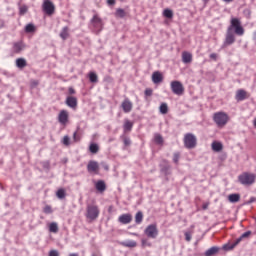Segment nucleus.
<instances>
[{
  "mask_svg": "<svg viewBox=\"0 0 256 256\" xmlns=\"http://www.w3.org/2000/svg\"><path fill=\"white\" fill-rule=\"evenodd\" d=\"M233 29L234 33L239 37L245 35V28L241 25V20L239 18H231L224 45H233V43H235V34L230 32L233 31Z\"/></svg>",
  "mask_w": 256,
  "mask_h": 256,
  "instance_id": "obj_1",
  "label": "nucleus"
},
{
  "mask_svg": "<svg viewBox=\"0 0 256 256\" xmlns=\"http://www.w3.org/2000/svg\"><path fill=\"white\" fill-rule=\"evenodd\" d=\"M229 119V114L223 111L216 112L213 115V121L220 129H223L229 123Z\"/></svg>",
  "mask_w": 256,
  "mask_h": 256,
  "instance_id": "obj_2",
  "label": "nucleus"
},
{
  "mask_svg": "<svg viewBox=\"0 0 256 256\" xmlns=\"http://www.w3.org/2000/svg\"><path fill=\"white\" fill-rule=\"evenodd\" d=\"M238 181L241 185H245L246 187H250L256 181V175L251 172H243L238 176Z\"/></svg>",
  "mask_w": 256,
  "mask_h": 256,
  "instance_id": "obj_3",
  "label": "nucleus"
},
{
  "mask_svg": "<svg viewBox=\"0 0 256 256\" xmlns=\"http://www.w3.org/2000/svg\"><path fill=\"white\" fill-rule=\"evenodd\" d=\"M101 210H99V206L95 204H88L86 207V219L90 221H95L99 218Z\"/></svg>",
  "mask_w": 256,
  "mask_h": 256,
  "instance_id": "obj_4",
  "label": "nucleus"
},
{
  "mask_svg": "<svg viewBox=\"0 0 256 256\" xmlns=\"http://www.w3.org/2000/svg\"><path fill=\"white\" fill-rule=\"evenodd\" d=\"M248 237H251V231L244 232L238 239L235 240L233 244H224V251H232V249H235L237 245L243 241V239H247Z\"/></svg>",
  "mask_w": 256,
  "mask_h": 256,
  "instance_id": "obj_5",
  "label": "nucleus"
},
{
  "mask_svg": "<svg viewBox=\"0 0 256 256\" xmlns=\"http://www.w3.org/2000/svg\"><path fill=\"white\" fill-rule=\"evenodd\" d=\"M90 23L95 33H101V31H103V19L99 17V14H94L92 19L90 20Z\"/></svg>",
  "mask_w": 256,
  "mask_h": 256,
  "instance_id": "obj_6",
  "label": "nucleus"
},
{
  "mask_svg": "<svg viewBox=\"0 0 256 256\" xmlns=\"http://www.w3.org/2000/svg\"><path fill=\"white\" fill-rule=\"evenodd\" d=\"M184 147H186V149H195V147H197V137L191 133L185 134Z\"/></svg>",
  "mask_w": 256,
  "mask_h": 256,
  "instance_id": "obj_7",
  "label": "nucleus"
},
{
  "mask_svg": "<svg viewBox=\"0 0 256 256\" xmlns=\"http://www.w3.org/2000/svg\"><path fill=\"white\" fill-rule=\"evenodd\" d=\"M170 88L172 93H174V95H178L179 97L185 93V87L183 86V83L177 80H174L170 83Z\"/></svg>",
  "mask_w": 256,
  "mask_h": 256,
  "instance_id": "obj_8",
  "label": "nucleus"
},
{
  "mask_svg": "<svg viewBox=\"0 0 256 256\" xmlns=\"http://www.w3.org/2000/svg\"><path fill=\"white\" fill-rule=\"evenodd\" d=\"M144 233L146 236L149 237V239H157V236L159 235V229H157V224L148 225L144 230Z\"/></svg>",
  "mask_w": 256,
  "mask_h": 256,
  "instance_id": "obj_9",
  "label": "nucleus"
},
{
  "mask_svg": "<svg viewBox=\"0 0 256 256\" xmlns=\"http://www.w3.org/2000/svg\"><path fill=\"white\" fill-rule=\"evenodd\" d=\"M42 11L46 13V15H54L55 14V4L51 2V0H44L42 4Z\"/></svg>",
  "mask_w": 256,
  "mask_h": 256,
  "instance_id": "obj_10",
  "label": "nucleus"
},
{
  "mask_svg": "<svg viewBox=\"0 0 256 256\" xmlns=\"http://www.w3.org/2000/svg\"><path fill=\"white\" fill-rule=\"evenodd\" d=\"M88 173H94L95 175L99 174V163L97 161H89L87 165Z\"/></svg>",
  "mask_w": 256,
  "mask_h": 256,
  "instance_id": "obj_11",
  "label": "nucleus"
},
{
  "mask_svg": "<svg viewBox=\"0 0 256 256\" xmlns=\"http://www.w3.org/2000/svg\"><path fill=\"white\" fill-rule=\"evenodd\" d=\"M121 108L124 113H131L133 111V102L129 98H126L122 101Z\"/></svg>",
  "mask_w": 256,
  "mask_h": 256,
  "instance_id": "obj_12",
  "label": "nucleus"
},
{
  "mask_svg": "<svg viewBox=\"0 0 256 256\" xmlns=\"http://www.w3.org/2000/svg\"><path fill=\"white\" fill-rule=\"evenodd\" d=\"M58 121L61 125H67L69 123V112L67 110H61L58 115Z\"/></svg>",
  "mask_w": 256,
  "mask_h": 256,
  "instance_id": "obj_13",
  "label": "nucleus"
},
{
  "mask_svg": "<svg viewBox=\"0 0 256 256\" xmlns=\"http://www.w3.org/2000/svg\"><path fill=\"white\" fill-rule=\"evenodd\" d=\"M235 99L236 101H245V99H249V94L247 91L239 89L236 91Z\"/></svg>",
  "mask_w": 256,
  "mask_h": 256,
  "instance_id": "obj_14",
  "label": "nucleus"
},
{
  "mask_svg": "<svg viewBox=\"0 0 256 256\" xmlns=\"http://www.w3.org/2000/svg\"><path fill=\"white\" fill-rule=\"evenodd\" d=\"M119 223H122V225H129L131 221H133V216L131 214H122L118 218Z\"/></svg>",
  "mask_w": 256,
  "mask_h": 256,
  "instance_id": "obj_15",
  "label": "nucleus"
},
{
  "mask_svg": "<svg viewBox=\"0 0 256 256\" xmlns=\"http://www.w3.org/2000/svg\"><path fill=\"white\" fill-rule=\"evenodd\" d=\"M193 62V54L191 52H182V63L189 64Z\"/></svg>",
  "mask_w": 256,
  "mask_h": 256,
  "instance_id": "obj_16",
  "label": "nucleus"
},
{
  "mask_svg": "<svg viewBox=\"0 0 256 256\" xmlns=\"http://www.w3.org/2000/svg\"><path fill=\"white\" fill-rule=\"evenodd\" d=\"M152 81L156 85L163 82V74L161 72L156 71L152 74Z\"/></svg>",
  "mask_w": 256,
  "mask_h": 256,
  "instance_id": "obj_17",
  "label": "nucleus"
},
{
  "mask_svg": "<svg viewBox=\"0 0 256 256\" xmlns=\"http://www.w3.org/2000/svg\"><path fill=\"white\" fill-rule=\"evenodd\" d=\"M66 105L71 107V109H75L77 107V98L74 96H68L66 98Z\"/></svg>",
  "mask_w": 256,
  "mask_h": 256,
  "instance_id": "obj_18",
  "label": "nucleus"
},
{
  "mask_svg": "<svg viewBox=\"0 0 256 256\" xmlns=\"http://www.w3.org/2000/svg\"><path fill=\"white\" fill-rule=\"evenodd\" d=\"M221 251V248L219 246H212L208 250L205 251L204 255L205 256H213L217 255Z\"/></svg>",
  "mask_w": 256,
  "mask_h": 256,
  "instance_id": "obj_19",
  "label": "nucleus"
},
{
  "mask_svg": "<svg viewBox=\"0 0 256 256\" xmlns=\"http://www.w3.org/2000/svg\"><path fill=\"white\" fill-rule=\"evenodd\" d=\"M95 188L99 191V193H103L107 189V185L105 184V181L99 180L95 183Z\"/></svg>",
  "mask_w": 256,
  "mask_h": 256,
  "instance_id": "obj_20",
  "label": "nucleus"
},
{
  "mask_svg": "<svg viewBox=\"0 0 256 256\" xmlns=\"http://www.w3.org/2000/svg\"><path fill=\"white\" fill-rule=\"evenodd\" d=\"M211 147H212V151H215V153H219L223 151V143L219 141L212 142Z\"/></svg>",
  "mask_w": 256,
  "mask_h": 256,
  "instance_id": "obj_21",
  "label": "nucleus"
},
{
  "mask_svg": "<svg viewBox=\"0 0 256 256\" xmlns=\"http://www.w3.org/2000/svg\"><path fill=\"white\" fill-rule=\"evenodd\" d=\"M132 129H133V122L128 120V119H126L124 121V125H123L124 133H129V132L132 131Z\"/></svg>",
  "mask_w": 256,
  "mask_h": 256,
  "instance_id": "obj_22",
  "label": "nucleus"
},
{
  "mask_svg": "<svg viewBox=\"0 0 256 256\" xmlns=\"http://www.w3.org/2000/svg\"><path fill=\"white\" fill-rule=\"evenodd\" d=\"M120 245L122 247H128L130 249H133V248L137 247V242L134 241V240H127V241H124V242H120Z\"/></svg>",
  "mask_w": 256,
  "mask_h": 256,
  "instance_id": "obj_23",
  "label": "nucleus"
},
{
  "mask_svg": "<svg viewBox=\"0 0 256 256\" xmlns=\"http://www.w3.org/2000/svg\"><path fill=\"white\" fill-rule=\"evenodd\" d=\"M16 67L18 69H25V67H27V60L25 58H17Z\"/></svg>",
  "mask_w": 256,
  "mask_h": 256,
  "instance_id": "obj_24",
  "label": "nucleus"
},
{
  "mask_svg": "<svg viewBox=\"0 0 256 256\" xmlns=\"http://www.w3.org/2000/svg\"><path fill=\"white\" fill-rule=\"evenodd\" d=\"M60 37L63 39V41L69 39V27L65 26L62 28L60 32Z\"/></svg>",
  "mask_w": 256,
  "mask_h": 256,
  "instance_id": "obj_25",
  "label": "nucleus"
},
{
  "mask_svg": "<svg viewBox=\"0 0 256 256\" xmlns=\"http://www.w3.org/2000/svg\"><path fill=\"white\" fill-rule=\"evenodd\" d=\"M228 201L230 203H239V201H241V195H239V194H230L228 196Z\"/></svg>",
  "mask_w": 256,
  "mask_h": 256,
  "instance_id": "obj_26",
  "label": "nucleus"
},
{
  "mask_svg": "<svg viewBox=\"0 0 256 256\" xmlns=\"http://www.w3.org/2000/svg\"><path fill=\"white\" fill-rule=\"evenodd\" d=\"M48 229L50 233H59V224H57V222H51L48 225Z\"/></svg>",
  "mask_w": 256,
  "mask_h": 256,
  "instance_id": "obj_27",
  "label": "nucleus"
},
{
  "mask_svg": "<svg viewBox=\"0 0 256 256\" xmlns=\"http://www.w3.org/2000/svg\"><path fill=\"white\" fill-rule=\"evenodd\" d=\"M159 111L162 115H167L169 113V106L167 103H162L159 107Z\"/></svg>",
  "mask_w": 256,
  "mask_h": 256,
  "instance_id": "obj_28",
  "label": "nucleus"
},
{
  "mask_svg": "<svg viewBox=\"0 0 256 256\" xmlns=\"http://www.w3.org/2000/svg\"><path fill=\"white\" fill-rule=\"evenodd\" d=\"M154 143H156V145H163L164 140H163V136H161V134L156 133L154 135Z\"/></svg>",
  "mask_w": 256,
  "mask_h": 256,
  "instance_id": "obj_29",
  "label": "nucleus"
},
{
  "mask_svg": "<svg viewBox=\"0 0 256 256\" xmlns=\"http://www.w3.org/2000/svg\"><path fill=\"white\" fill-rule=\"evenodd\" d=\"M127 12L123 8H118L115 12V17H119L120 19H123V17H126Z\"/></svg>",
  "mask_w": 256,
  "mask_h": 256,
  "instance_id": "obj_30",
  "label": "nucleus"
},
{
  "mask_svg": "<svg viewBox=\"0 0 256 256\" xmlns=\"http://www.w3.org/2000/svg\"><path fill=\"white\" fill-rule=\"evenodd\" d=\"M135 223L137 225H141L143 223V212L139 211L135 215Z\"/></svg>",
  "mask_w": 256,
  "mask_h": 256,
  "instance_id": "obj_31",
  "label": "nucleus"
},
{
  "mask_svg": "<svg viewBox=\"0 0 256 256\" xmlns=\"http://www.w3.org/2000/svg\"><path fill=\"white\" fill-rule=\"evenodd\" d=\"M22 49H23V44H21V42L14 43L13 45L14 53H21Z\"/></svg>",
  "mask_w": 256,
  "mask_h": 256,
  "instance_id": "obj_32",
  "label": "nucleus"
},
{
  "mask_svg": "<svg viewBox=\"0 0 256 256\" xmlns=\"http://www.w3.org/2000/svg\"><path fill=\"white\" fill-rule=\"evenodd\" d=\"M89 151H90V153H93L94 155L96 153H99V145H97L96 143L90 144Z\"/></svg>",
  "mask_w": 256,
  "mask_h": 256,
  "instance_id": "obj_33",
  "label": "nucleus"
},
{
  "mask_svg": "<svg viewBox=\"0 0 256 256\" xmlns=\"http://www.w3.org/2000/svg\"><path fill=\"white\" fill-rule=\"evenodd\" d=\"M163 16L166 17V19H173V10L171 9H165L163 11Z\"/></svg>",
  "mask_w": 256,
  "mask_h": 256,
  "instance_id": "obj_34",
  "label": "nucleus"
},
{
  "mask_svg": "<svg viewBox=\"0 0 256 256\" xmlns=\"http://www.w3.org/2000/svg\"><path fill=\"white\" fill-rule=\"evenodd\" d=\"M36 31V28H35V25L34 24H27L26 27H25V32L26 33H35Z\"/></svg>",
  "mask_w": 256,
  "mask_h": 256,
  "instance_id": "obj_35",
  "label": "nucleus"
},
{
  "mask_svg": "<svg viewBox=\"0 0 256 256\" xmlns=\"http://www.w3.org/2000/svg\"><path fill=\"white\" fill-rule=\"evenodd\" d=\"M89 80H90V83H97L98 81V76L95 72H90L89 73Z\"/></svg>",
  "mask_w": 256,
  "mask_h": 256,
  "instance_id": "obj_36",
  "label": "nucleus"
},
{
  "mask_svg": "<svg viewBox=\"0 0 256 256\" xmlns=\"http://www.w3.org/2000/svg\"><path fill=\"white\" fill-rule=\"evenodd\" d=\"M56 197H58V199H65V190L63 188L58 189Z\"/></svg>",
  "mask_w": 256,
  "mask_h": 256,
  "instance_id": "obj_37",
  "label": "nucleus"
},
{
  "mask_svg": "<svg viewBox=\"0 0 256 256\" xmlns=\"http://www.w3.org/2000/svg\"><path fill=\"white\" fill-rule=\"evenodd\" d=\"M179 159H181V153L175 152V153L173 154V161H174V163H175L176 165L179 164Z\"/></svg>",
  "mask_w": 256,
  "mask_h": 256,
  "instance_id": "obj_38",
  "label": "nucleus"
},
{
  "mask_svg": "<svg viewBox=\"0 0 256 256\" xmlns=\"http://www.w3.org/2000/svg\"><path fill=\"white\" fill-rule=\"evenodd\" d=\"M73 141L74 143H79V141H81V135L78 131L73 133Z\"/></svg>",
  "mask_w": 256,
  "mask_h": 256,
  "instance_id": "obj_39",
  "label": "nucleus"
},
{
  "mask_svg": "<svg viewBox=\"0 0 256 256\" xmlns=\"http://www.w3.org/2000/svg\"><path fill=\"white\" fill-rule=\"evenodd\" d=\"M62 143L66 147H69V145H71V138H69V136H64L63 140H62Z\"/></svg>",
  "mask_w": 256,
  "mask_h": 256,
  "instance_id": "obj_40",
  "label": "nucleus"
},
{
  "mask_svg": "<svg viewBox=\"0 0 256 256\" xmlns=\"http://www.w3.org/2000/svg\"><path fill=\"white\" fill-rule=\"evenodd\" d=\"M43 213H45L46 215H51V213H53V208H51V206L46 205L43 208Z\"/></svg>",
  "mask_w": 256,
  "mask_h": 256,
  "instance_id": "obj_41",
  "label": "nucleus"
},
{
  "mask_svg": "<svg viewBox=\"0 0 256 256\" xmlns=\"http://www.w3.org/2000/svg\"><path fill=\"white\" fill-rule=\"evenodd\" d=\"M184 235H185L186 241H188V242L191 241V237L193 235V230L190 232H185Z\"/></svg>",
  "mask_w": 256,
  "mask_h": 256,
  "instance_id": "obj_42",
  "label": "nucleus"
},
{
  "mask_svg": "<svg viewBox=\"0 0 256 256\" xmlns=\"http://www.w3.org/2000/svg\"><path fill=\"white\" fill-rule=\"evenodd\" d=\"M141 243H142V247H151V242H149V240L147 239H142Z\"/></svg>",
  "mask_w": 256,
  "mask_h": 256,
  "instance_id": "obj_43",
  "label": "nucleus"
},
{
  "mask_svg": "<svg viewBox=\"0 0 256 256\" xmlns=\"http://www.w3.org/2000/svg\"><path fill=\"white\" fill-rule=\"evenodd\" d=\"M144 95H145L146 97H151V95H153V89L147 88V89L145 90V92H144Z\"/></svg>",
  "mask_w": 256,
  "mask_h": 256,
  "instance_id": "obj_44",
  "label": "nucleus"
},
{
  "mask_svg": "<svg viewBox=\"0 0 256 256\" xmlns=\"http://www.w3.org/2000/svg\"><path fill=\"white\" fill-rule=\"evenodd\" d=\"M123 143H124L125 147H129V145H131V139L124 137Z\"/></svg>",
  "mask_w": 256,
  "mask_h": 256,
  "instance_id": "obj_45",
  "label": "nucleus"
},
{
  "mask_svg": "<svg viewBox=\"0 0 256 256\" xmlns=\"http://www.w3.org/2000/svg\"><path fill=\"white\" fill-rule=\"evenodd\" d=\"M49 256H59V251H57V250H50Z\"/></svg>",
  "mask_w": 256,
  "mask_h": 256,
  "instance_id": "obj_46",
  "label": "nucleus"
},
{
  "mask_svg": "<svg viewBox=\"0 0 256 256\" xmlns=\"http://www.w3.org/2000/svg\"><path fill=\"white\" fill-rule=\"evenodd\" d=\"M25 13H27V7H25V6H24V7H21V8H20V14H21V15H25Z\"/></svg>",
  "mask_w": 256,
  "mask_h": 256,
  "instance_id": "obj_47",
  "label": "nucleus"
},
{
  "mask_svg": "<svg viewBox=\"0 0 256 256\" xmlns=\"http://www.w3.org/2000/svg\"><path fill=\"white\" fill-rule=\"evenodd\" d=\"M68 93H69V95H75L76 91H75V89L73 87H70L68 89Z\"/></svg>",
  "mask_w": 256,
  "mask_h": 256,
  "instance_id": "obj_48",
  "label": "nucleus"
},
{
  "mask_svg": "<svg viewBox=\"0 0 256 256\" xmlns=\"http://www.w3.org/2000/svg\"><path fill=\"white\" fill-rule=\"evenodd\" d=\"M210 59H212L213 61H217V54L216 53L210 54Z\"/></svg>",
  "mask_w": 256,
  "mask_h": 256,
  "instance_id": "obj_49",
  "label": "nucleus"
},
{
  "mask_svg": "<svg viewBox=\"0 0 256 256\" xmlns=\"http://www.w3.org/2000/svg\"><path fill=\"white\" fill-rule=\"evenodd\" d=\"M202 209H204V211L207 210V209H209V203H204V204L202 205Z\"/></svg>",
  "mask_w": 256,
  "mask_h": 256,
  "instance_id": "obj_50",
  "label": "nucleus"
},
{
  "mask_svg": "<svg viewBox=\"0 0 256 256\" xmlns=\"http://www.w3.org/2000/svg\"><path fill=\"white\" fill-rule=\"evenodd\" d=\"M108 5H115V0H107Z\"/></svg>",
  "mask_w": 256,
  "mask_h": 256,
  "instance_id": "obj_51",
  "label": "nucleus"
},
{
  "mask_svg": "<svg viewBox=\"0 0 256 256\" xmlns=\"http://www.w3.org/2000/svg\"><path fill=\"white\" fill-rule=\"evenodd\" d=\"M248 203H255V197H251Z\"/></svg>",
  "mask_w": 256,
  "mask_h": 256,
  "instance_id": "obj_52",
  "label": "nucleus"
},
{
  "mask_svg": "<svg viewBox=\"0 0 256 256\" xmlns=\"http://www.w3.org/2000/svg\"><path fill=\"white\" fill-rule=\"evenodd\" d=\"M224 3H233V0H222Z\"/></svg>",
  "mask_w": 256,
  "mask_h": 256,
  "instance_id": "obj_53",
  "label": "nucleus"
},
{
  "mask_svg": "<svg viewBox=\"0 0 256 256\" xmlns=\"http://www.w3.org/2000/svg\"><path fill=\"white\" fill-rule=\"evenodd\" d=\"M131 235H133L134 237H139V234L137 233H131Z\"/></svg>",
  "mask_w": 256,
  "mask_h": 256,
  "instance_id": "obj_54",
  "label": "nucleus"
},
{
  "mask_svg": "<svg viewBox=\"0 0 256 256\" xmlns=\"http://www.w3.org/2000/svg\"><path fill=\"white\" fill-rule=\"evenodd\" d=\"M253 37L254 39H256V31L253 33Z\"/></svg>",
  "mask_w": 256,
  "mask_h": 256,
  "instance_id": "obj_55",
  "label": "nucleus"
},
{
  "mask_svg": "<svg viewBox=\"0 0 256 256\" xmlns=\"http://www.w3.org/2000/svg\"><path fill=\"white\" fill-rule=\"evenodd\" d=\"M204 1V3H209V0H203Z\"/></svg>",
  "mask_w": 256,
  "mask_h": 256,
  "instance_id": "obj_56",
  "label": "nucleus"
}]
</instances>
